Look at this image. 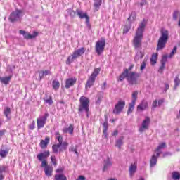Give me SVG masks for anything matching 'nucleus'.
I'll use <instances>...</instances> for the list:
<instances>
[{"label": "nucleus", "instance_id": "1", "mask_svg": "<svg viewBox=\"0 0 180 180\" xmlns=\"http://www.w3.org/2000/svg\"><path fill=\"white\" fill-rule=\"evenodd\" d=\"M144 29H146V20H143L137 28L133 39V46L135 50H140L142 46Z\"/></svg>", "mask_w": 180, "mask_h": 180}, {"label": "nucleus", "instance_id": "2", "mask_svg": "<svg viewBox=\"0 0 180 180\" xmlns=\"http://www.w3.org/2000/svg\"><path fill=\"white\" fill-rule=\"evenodd\" d=\"M169 38V32L168 30L165 29H162L160 32V37L158 41V46L156 50L160 51V50H162V49L165 48V45L168 41V39Z\"/></svg>", "mask_w": 180, "mask_h": 180}, {"label": "nucleus", "instance_id": "3", "mask_svg": "<svg viewBox=\"0 0 180 180\" xmlns=\"http://www.w3.org/2000/svg\"><path fill=\"white\" fill-rule=\"evenodd\" d=\"M79 112H89V99L86 96H82L79 99ZM88 117V115H87Z\"/></svg>", "mask_w": 180, "mask_h": 180}, {"label": "nucleus", "instance_id": "4", "mask_svg": "<svg viewBox=\"0 0 180 180\" xmlns=\"http://www.w3.org/2000/svg\"><path fill=\"white\" fill-rule=\"evenodd\" d=\"M106 46V39L101 38L100 40L96 42L95 51L98 56H101L103 51H105V47Z\"/></svg>", "mask_w": 180, "mask_h": 180}, {"label": "nucleus", "instance_id": "5", "mask_svg": "<svg viewBox=\"0 0 180 180\" xmlns=\"http://www.w3.org/2000/svg\"><path fill=\"white\" fill-rule=\"evenodd\" d=\"M85 51L86 49L84 47H82L77 50H75L73 53L68 58L66 63L70 64L72 63V61H74V60H76V58H78V57H81V56H82Z\"/></svg>", "mask_w": 180, "mask_h": 180}, {"label": "nucleus", "instance_id": "6", "mask_svg": "<svg viewBox=\"0 0 180 180\" xmlns=\"http://www.w3.org/2000/svg\"><path fill=\"white\" fill-rule=\"evenodd\" d=\"M100 72H101V70L99 68L94 69L93 73L90 75V77L86 84V89H88V88H91V86H92V85H94V84H95V79H96V77L99 75Z\"/></svg>", "mask_w": 180, "mask_h": 180}, {"label": "nucleus", "instance_id": "7", "mask_svg": "<svg viewBox=\"0 0 180 180\" xmlns=\"http://www.w3.org/2000/svg\"><path fill=\"white\" fill-rule=\"evenodd\" d=\"M140 78V73L130 72L129 73V70H127V79L131 85H134L137 84V79Z\"/></svg>", "mask_w": 180, "mask_h": 180}, {"label": "nucleus", "instance_id": "8", "mask_svg": "<svg viewBox=\"0 0 180 180\" xmlns=\"http://www.w3.org/2000/svg\"><path fill=\"white\" fill-rule=\"evenodd\" d=\"M49 117V112H45L44 115H40L37 120V124L38 129H43L47 122Z\"/></svg>", "mask_w": 180, "mask_h": 180}, {"label": "nucleus", "instance_id": "9", "mask_svg": "<svg viewBox=\"0 0 180 180\" xmlns=\"http://www.w3.org/2000/svg\"><path fill=\"white\" fill-rule=\"evenodd\" d=\"M22 16H23V12L20 10H15L10 15L9 20H11V22H16L20 20Z\"/></svg>", "mask_w": 180, "mask_h": 180}, {"label": "nucleus", "instance_id": "10", "mask_svg": "<svg viewBox=\"0 0 180 180\" xmlns=\"http://www.w3.org/2000/svg\"><path fill=\"white\" fill-rule=\"evenodd\" d=\"M150 123H151V120L148 117H146L139 129V133H144L146 130H148Z\"/></svg>", "mask_w": 180, "mask_h": 180}, {"label": "nucleus", "instance_id": "11", "mask_svg": "<svg viewBox=\"0 0 180 180\" xmlns=\"http://www.w3.org/2000/svg\"><path fill=\"white\" fill-rule=\"evenodd\" d=\"M124 106H126V101L123 100H120L115 105V107L113 110V113L115 115H119L122 113L123 109H124Z\"/></svg>", "mask_w": 180, "mask_h": 180}, {"label": "nucleus", "instance_id": "12", "mask_svg": "<svg viewBox=\"0 0 180 180\" xmlns=\"http://www.w3.org/2000/svg\"><path fill=\"white\" fill-rule=\"evenodd\" d=\"M76 12L77 13V16H79L80 19H84L85 18L86 25L87 27H89V29H91V24H89V17L88 16V14L82 11V10H79V9H77Z\"/></svg>", "mask_w": 180, "mask_h": 180}, {"label": "nucleus", "instance_id": "13", "mask_svg": "<svg viewBox=\"0 0 180 180\" xmlns=\"http://www.w3.org/2000/svg\"><path fill=\"white\" fill-rule=\"evenodd\" d=\"M19 33L20 34H22L24 37V39H26L27 40H29L30 39H34L35 37H37V36H39V32L36 31L33 32V34H30V33L27 32L25 30H20Z\"/></svg>", "mask_w": 180, "mask_h": 180}, {"label": "nucleus", "instance_id": "14", "mask_svg": "<svg viewBox=\"0 0 180 180\" xmlns=\"http://www.w3.org/2000/svg\"><path fill=\"white\" fill-rule=\"evenodd\" d=\"M146 109H148V102L146 100H143L136 108L137 112H144Z\"/></svg>", "mask_w": 180, "mask_h": 180}, {"label": "nucleus", "instance_id": "15", "mask_svg": "<svg viewBox=\"0 0 180 180\" xmlns=\"http://www.w3.org/2000/svg\"><path fill=\"white\" fill-rule=\"evenodd\" d=\"M49 155L50 152L44 151V153L38 154L37 158L39 160V161H46V159H47V158H49Z\"/></svg>", "mask_w": 180, "mask_h": 180}, {"label": "nucleus", "instance_id": "16", "mask_svg": "<svg viewBox=\"0 0 180 180\" xmlns=\"http://www.w3.org/2000/svg\"><path fill=\"white\" fill-rule=\"evenodd\" d=\"M77 82L76 78H69L65 81V87L68 89V88H71V86H74V84Z\"/></svg>", "mask_w": 180, "mask_h": 180}, {"label": "nucleus", "instance_id": "17", "mask_svg": "<svg viewBox=\"0 0 180 180\" xmlns=\"http://www.w3.org/2000/svg\"><path fill=\"white\" fill-rule=\"evenodd\" d=\"M167 147L165 143L162 142V143L159 144L157 149L155 150V153L156 154L157 157H160L161 154H162V151L161 150H164Z\"/></svg>", "mask_w": 180, "mask_h": 180}, {"label": "nucleus", "instance_id": "18", "mask_svg": "<svg viewBox=\"0 0 180 180\" xmlns=\"http://www.w3.org/2000/svg\"><path fill=\"white\" fill-rule=\"evenodd\" d=\"M113 165V162H112V159H110L108 158L106 160H104V165L103 171H108L110 167Z\"/></svg>", "mask_w": 180, "mask_h": 180}, {"label": "nucleus", "instance_id": "19", "mask_svg": "<svg viewBox=\"0 0 180 180\" xmlns=\"http://www.w3.org/2000/svg\"><path fill=\"white\" fill-rule=\"evenodd\" d=\"M137 171V163L131 164L129 167V176L133 178Z\"/></svg>", "mask_w": 180, "mask_h": 180}, {"label": "nucleus", "instance_id": "20", "mask_svg": "<svg viewBox=\"0 0 180 180\" xmlns=\"http://www.w3.org/2000/svg\"><path fill=\"white\" fill-rule=\"evenodd\" d=\"M158 157L159 156H157V153H155L152 155L150 161L151 168L157 165V161H158Z\"/></svg>", "mask_w": 180, "mask_h": 180}, {"label": "nucleus", "instance_id": "21", "mask_svg": "<svg viewBox=\"0 0 180 180\" xmlns=\"http://www.w3.org/2000/svg\"><path fill=\"white\" fill-rule=\"evenodd\" d=\"M44 171H45V175H46V176H53V167L50 166V165H49L44 168Z\"/></svg>", "mask_w": 180, "mask_h": 180}, {"label": "nucleus", "instance_id": "22", "mask_svg": "<svg viewBox=\"0 0 180 180\" xmlns=\"http://www.w3.org/2000/svg\"><path fill=\"white\" fill-rule=\"evenodd\" d=\"M63 133H69V134L72 135L74 134V126L70 124L68 127H64L63 129Z\"/></svg>", "mask_w": 180, "mask_h": 180}, {"label": "nucleus", "instance_id": "23", "mask_svg": "<svg viewBox=\"0 0 180 180\" xmlns=\"http://www.w3.org/2000/svg\"><path fill=\"white\" fill-rule=\"evenodd\" d=\"M46 75H51V72L50 70H41L39 72V80L41 81Z\"/></svg>", "mask_w": 180, "mask_h": 180}, {"label": "nucleus", "instance_id": "24", "mask_svg": "<svg viewBox=\"0 0 180 180\" xmlns=\"http://www.w3.org/2000/svg\"><path fill=\"white\" fill-rule=\"evenodd\" d=\"M136 12L132 11L129 15V17L127 18V20L129 25H131L133 22H136Z\"/></svg>", "mask_w": 180, "mask_h": 180}, {"label": "nucleus", "instance_id": "25", "mask_svg": "<svg viewBox=\"0 0 180 180\" xmlns=\"http://www.w3.org/2000/svg\"><path fill=\"white\" fill-rule=\"evenodd\" d=\"M49 143H50V138L49 137H46L45 139V140H42L40 142V147H41V148H46V147H47Z\"/></svg>", "mask_w": 180, "mask_h": 180}, {"label": "nucleus", "instance_id": "26", "mask_svg": "<svg viewBox=\"0 0 180 180\" xmlns=\"http://www.w3.org/2000/svg\"><path fill=\"white\" fill-rule=\"evenodd\" d=\"M4 113L6 117V119H8V120H11V108H9V107L4 108Z\"/></svg>", "mask_w": 180, "mask_h": 180}, {"label": "nucleus", "instance_id": "27", "mask_svg": "<svg viewBox=\"0 0 180 180\" xmlns=\"http://www.w3.org/2000/svg\"><path fill=\"white\" fill-rule=\"evenodd\" d=\"M12 79V76H8L5 77H0V81L1 84H4L5 85H8L9 84L11 79Z\"/></svg>", "mask_w": 180, "mask_h": 180}, {"label": "nucleus", "instance_id": "28", "mask_svg": "<svg viewBox=\"0 0 180 180\" xmlns=\"http://www.w3.org/2000/svg\"><path fill=\"white\" fill-rule=\"evenodd\" d=\"M144 57V53L141 51H138L135 56L134 60L135 61H139V60H141Z\"/></svg>", "mask_w": 180, "mask_h": 180}, {"label": "nucleus", "instance_id": "29", "mask_svg": "<svg viewBox=\"0 0 180 180\" xmlns=\"http://www.w3.org/2000/svg\"><path fill=\"white\" fill-rule=\"evenodd\" d=\"M123 140H124V137L120 136L117 141H116V147H118L119 149L122 148V146H123Z\"/></svg>", "mask_w": 180, "mask_h": 180}, {"label": "nucleus", "instance_id": "30", "mask_svg": "<svg viewBox=\"0 0 180 180\" xmlns=\"http://www.w3.org/2000/svg\"><path fill=\"white\" fill-rule=\"evenodd\" d=\"M60 148H61V145H60L59 143L53 145L52 146L53 152L55 154H58V151H60Z\"/></svg>", "mask_w": 180, "mask_h": 180}, {"label": "nucleus", "instance_id": "31", "mask_svg": "<svg viewBox=\"0 0 180 180\" xmlns=\"http://www.w3.org/2000/svg\"><path fill=\"white\" fill-rule=\"evenodd\" d=\"M6 170V167L5 166H0V180H4L5 178V176L4 175V173Z\"/></svg>", "mask_w": 180, "mask_h": 180}, {"label": "nucleus", "instance_id": "32", "mask_svg": "<svg viewBox=\"0 0 180 180\" xmlns=\"http://www.w3.org/2000/svg\"><path fill=\"white\" fill-rule=\"evenodd\" d=\"M55 136H56V139L58 141L59 145L61 146V144H63V136H61V135H60V132L59 131H56L55 132Z\"/></svg>", "mask_w": 180, "mask_h": 180}, {"label": "nucleus", "instance_id": "33", "mask_svg": "<svg viewBox=\"0 0 180 180\" xmlns=\"http://www.w3.org/2000/svg\"><path fill=\"white\" fill-rule=\"evenodd\" d=\"M136 105V103H130L128 110H127V115H130V113L133 112V110H134V106Z\"/></svg>", "mask_w": 180, "mask_h": 180}, {"label": "nucleus", "instance_id": "34", "mask_svg": "<svg viewBox=\"0 0 180 180\" xmlns=\"http://www.w3.org/2000/svg\"><path fill=\"white\" fill-rule=\"evenodd\" d=\"M52 86L55 91H57L60 88V82L57 80H53L52 82Z\"/></svg>", "mask_w": 180, "mask_h": 180}, {"label": "nucleus", "instance_id": "35", "mask_svg": "<svg viewBox=\"0 0 180 180\" xmlns=\"http://www.w3.org/2000/svg\"><path fill=\"white\" fill-rule=\"evenodd\" d=\"M137 96H139V91H134L132 93V96H131L132 101L131 103H136V102L137 101Z\"/></svg>", "mask_w": 180, "mask_h": 180}, {"label": "nucleus", "instance_id": "36", "mask_svg": "<svg viewBox=\"0 0 180 180\" xmlns=\"http://www.w3.org/2000/svg\"><path fill=\"white\" fill-rule=\"evenodd\" d=\"M101 5H102V0H94V8L96 11H99Z\"/></svg>", "mask_w": 180, "mask_h": 180}, {"label": "nucleus", "instance_id": "37", "mask_svg": "<svg viewBox=\"0 0 180 180\" xmlns=\"http://www.w3.org/2000/svg\"><path fill=\"white\" fill-rule=\"evenodd\" d=\"M55 180H67V176L64 174L55 175Z\"/></svg>", "mask_w": 180, "mask_h": 180}, {"label": "nucleus", "instance_id": "38", "mask_svg": "<svg viewBox=\"0 0 180 180\" xmlns=\"http://www.w3.org/2000/svg\"><path fill=\"white\" fill-rule=\"evenodd\" d=\"M180 84V79H179V76H176L174 79V89H176L178 86H179Z\"/></svg>", "mask_w": 180, "mask_h": 180}, {"label": "nucleus", "instance_id": "39", "mask_svg": "<svg viewBox=\"0 0 180 180\" xmlns=\"http://www.w3.org/2000/svg\"><path fill=\"white\" fill-rule=\"evenodd\" d=\"M146 67H147V59L145 58L141 64L140 70L144 71V70H146Z\"/></svg>", "mask_w": 180, "mask_h": 180}, {"label": "nucleus", "instance_id": "40", "mask_svg": "<svg viewBox=\"0 0 180 180\" xmlns=\"http://www.w3.org/2000/svg\"><path fill=\"white\" fill-rule=\"evenodd\" d=\"M158 55L157 54H153L152 57L150 58V62L152 65H154V64H157V57Z\"/></svg>", "mask_w": 180, "mask_h": 180}, {"label": "nucleus", "instance_id": "41", "mask_svg": "<svg viewBox=\"0 0 180 180\" xmlns=\"http://www.w3.org/2000/svg\"><path fill=\"white\" fill-rule=\"evenodd\" d=\"M9 153V150L6 149V150H1L0 151V156L3 158H5L6 155H8V153Z\"/></svg>", "mask_w": 180, "mask_h": 180}, {"label": "nucleus", "instance_id": "42", "mask_svg": "<svg viewBox=\"0 0 180 180\" xmlns=\"http://www.w3.org/2000/svg\"><path fill=\"white\" fill-rule=\"evenodd\" d=\"M172 176L174 180H179L180 179V174L178 172H173Z\"/></svg>", "mask_w": 180, "mask_h": 180}, {"label": "nucleus", "instance_id": "43", "mask_svg": "<svg viewBox=\"0 0 180 180\" xmlns=\"http://www.w3.org/2000/svg\"><path fill=\"white\" fill-rule=\"evenodd\" d=\"M127 78V69H126L123 73L120 76V81H123V79H124V78Z\"/></svg>", "mask_w": 180, "mask_h": 180}, {"label": "nucleus", "instance_id": "44", "mask_svg": "<svg viewBox=\"0 0 180 180\" xmlns=\"http://www.w3.org/2000/svg\"><path fill=\"white\" fill-rule=\"evenodd\" d=\"M131 29V25L129 24V25H125L123 29V34H126V33H129V30Z\"/></svg>", "mask_w": 180, "mask_h": 180}, {"label": "nucleus", "instance_id": "45", "mask_svg": "<svg viewBox=\"0 0 180 180\" xmlns=\"http://www.w3.org/2000/svg\"><path fill=\"white\" fill-rule=\"evenodd\" d=\"M67 147H68V143L67 142H62V144L60 146V151H63L64 150H66Z\"/></svg>", "mask_w": 180, "mask_h": 180}, {"label": "nucleus", "instance_id": "46", "mask_svg": "<svg viewBox=\"0 0 180 180\" xmlns=\"http://www.w3.org/2000/svg\"><path fill=\"white\" fill-rule=\"evenodd\" d=\"M168 58H169V56L168 55H164L162 57L161 64H166Z\"/></svg>", "mask_w": 180, "mask_h": 180}, {"label": "nucleus", "instance_id": "47", "mask_svg": "<svg viewBox=\"0 0 180 180\" xmlns=\"http://www.w3.org/2000/svg\"><path fill=\"white\" fill-rule=\"evenodd\" d=\"M178 48L176 46H174V49H172V52L170 53L169 56V58H172V57H174V56H175V54L176 53V49Z\"/></svg>", "mask_w": 180, "mask_h": 180}, {"label": "nucleus", "instance_id": "48", "mask_svg": "<svg viewBox=\"0 0 180 180\" xmlns=\"http://www.w3.org/2000/svg\"><path fill=\"white\" fill-rule=\"evenodd\" d=\"M179 16H180V12L178 11H174V13H173V19H174V20H177Z\"/></svg>", "mask_w": 180, "mask_h": 180}, {"label": "nucleus", "instance_id": "49", "mask_svg": "<svg viewBox=\"0 0 180 180\" xmlns=\"http://www.w3.org/2000/svg\"><path fill=\"white\" fill-rule=\"evenodd\" d=\"M44 101L45 103H47L49 105H53V99L51 98V97H49V98H44Z\"/></svg>", "mask_w": 180, "mask_h": 180}, {"label": "nucleus", "instance_id": "50", "mask_svg": "<svg viewBox=\"0 0 180 180\" xmlns=\"http://www.w3.org/2000/svg\"><path fill=\"white\" fill-rule=\"evenodd\" d=\"M165 68V64L161 63V65L158 70V72H160V74H162Z\"/></svg>", "mask_w": 180, "mask_h": 180}, {"label": "nucleus", "instance_id": "51", "mask_svg": "<svg viewBox=\"0 0 180 180\" xmlns=\"http://www.w3.org/2000/svg\"><path fill=\"white\" fill-rule=\"evenodd\" d=\"M102 102V96H97L96 98V105H99Z\"/></svg>", "mask_w": 180, "mask_h": 180}, {"label": "nucleus", "instance_id": "52", "mask_svg": "<svg viewBox=\"0 0 180 180\" xmlns=\"http://www.w3.org/2000/svg\"><path fill=\"white\" fill-rule=\"evenodd\" d=\"M51 161L52 164H53V165L55 167L57 165V162L56 160V156L55 155H52L51 157Z\"/></svg>", "mask_w": 180, "mask_h": 180}, {"label": "nucleus", "instance_id": "53", "mask_svg": "<svg viewBox=\"0 0 180 180\" xmlns=\"http://www.w3.org/2000/svg\"><path fill=\"white\" fill-rule=\"evenodd\" d=\"M41 167L42 168H46V167H49V165H47V160H41Z\"/></svg>", "mask_w": 180, "mask_h": 180}, {"label": "nucleus", "instance_id": "54", "mask_svg": "<svg viewBox=\"0 0 180 180\" xmlns=\"http://www.w3.org/2000/svg\"><path fill=\"white\" fill-rule=\"evenodd\" d=\"M5 133H6V130L5 129L0 130V140L1 139H2V137H4V136H5Z\"/></svg>", "mask_w": 180, "mask_h": 180}, {"label": "nucleus", "instance_id": "55", "mask_svg": "<svg viewBox=\"0 0 180 180\" xmlns=\"http://www.w3.org/2000/svg\"><path fill=\"white\" fill-rule=\"evenodd\" d=\"M68 12L72 16V18H74V16H75V12L73 11L72 9H68Z\"/></svg>", "mask_w": 180, "mask_h": 180}, {"label": "nucleus", "instance_id": "56", "mask_svg": "<svg viewBox=\"0 0 180 180\" xmlns=\"http://www.w3.org/2000/svg\"><path fill=\"white\" fill-rule=\"evenodd\" d=\"M35 126H36V122H34V121H33V122H32V124L29 126V129H30V130H34Z\"/></svg>", "mask_w": 180, "mask_h": 180}, {"label": "nucleus", "instance_id": "57", "mask_svg": "<svg viewBox=\"0 0 180 180\" xmlns=\"http://www.w3.org/2000/svg\"><path fill=\"white\" fill-rule=\"evenodd\" d=\"M144 5H147V1L141 0V1L140 3V6H141V8H143V6H144Z\"/></svg>", "mask_w": 180, "mask_h": 180}, {"label": "nucleus", "instance_id": "58", "mask_svg": "<svg viewBox=\"0 0 180 180\" xmlns=\"http://www.w3.org/2000/svg\"><path fill=\"white\" fill-rule=\"evenodd\" d=\"M157 103L158 101L157 100L154 101L152 103V109H155V108H157Z\"/></svg>", "mask_w": 180, "mask_h": 180}, {"label": "nucleus", "instance_id": "59", "mask_svg": "<svg viewBox=\"0 0 180 180\" xmlns=\"http://www.w3.org/2000/svg\"><path fill=\"white\" fill-rule=\"evenodd\" d=\"M103 137L108 139V129H103Z\"/></svg>", "mask_w": 180, "mask_h": 180}, {"label": "nucleus", "instance_id": "60", "mask_svg": "<svg viewBox=\"0 0 180 180\" xmlns=\"http://www.w3.org/2000/svg\"><path fill=\"white\" fill-rule=\"evenodd\" d=\"M103 130H108V122H105L103 124Z\"/></svg>", "mask_w": 180, "mask_h": 180}, {"label": "nucleus", "instance_id": "61", "mask_svg": "<svg viewBox=\"0 0 180 180\" xmlns=\"http://www.w3.org/2000/svg\"><path fill=\"white\" fill-rule=\"evenodd\" d=\"M167 155H172V154H171V153H169V152H166V153H163V156H162L163 158L167 157Z\"/></svg>", "mask_w": 180, "mask_h": 180}, {"label": "nucleus", "instance_id": "62", "mask_svg": "<svg viewBox=\"0 0 180 180\" xmlns=\"http://www.w3.org/2000/svg\"><path fill=\"white\" fill-rule=\"evenodd\" d=\"M86 179L84 176H79L78 179L76 180H86Z\"/></svg>", "mask_w": 180, "mask_h": 180}, {"label": "nucleus", "instance_id": "63", "mask_svg": "<svg viewBox=\"0 0 180 180\" xmlns=\"http://www.w3.org/2000/svg\"><path fill=\"white\" fill-rule=\"evenodd\" d=\"M134 68V65H131L129 68V70H127L128 72H129V71H131V70H133Z\"/></svg>", "mask_w": 180, "mask_h": 180}, {"label": "nucleus", "instance_id": "64", "mask_svg": "<svg viewBox=\"0 0 180 180\" xmlns=\"http://www.w3.org/2000/svg\"><path fill=\"white\" fill-rule=\"evenodd\" d=\"M118 131H114V132L112 134V136H117Z\"/></svg>", "mask_w": 180, "mask_h": 180}]
</instances>
